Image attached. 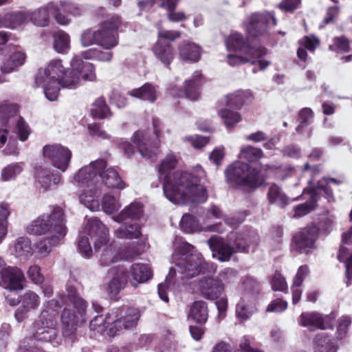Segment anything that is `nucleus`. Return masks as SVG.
<instances>
[{
	"mask_svg": "<svg viewBox=\"0 0 352 352\" xmlns=\"http://www.w3.org/2000/svg\"><path fill=\"white\" fill-rule=\"evenodd\" d=\"M122 18L113 14L100 22L97 27L87 28L80 35V43L83 47L97 45L100 47L89 48L74 56L71 60V68L66 69L60 59L51 60L43 68H40L35 77V82L41 87L45 97L50 101L58 98L60 87L76 89L82 81H94L96 79L95 67L86 60L109 62L113 58L111 51L118 45V30L122 25Z\"/></svg>",
	"mask_w": 352,
	"mask_h": 352,
	"instance_id": "obj_1",
	"label": "nucleus"
},
{
	"mask_svg": "<svg viewBox=\"0 0 352 352\" xmlns=\"http://www.w3.org/2000/svg\"><path fill=\"white\" fill-rule=\"evenodd\" d=\"M76 282H69L66 293L52 299L41 312L39 319L33 324L32 334L35 340L59 344L57 334L56 315L58 309L65 305L61 315L63 335L72 336L77 328L86 321L87 302L78 294Z\"/></svg>",
	"mask_w": 352,
	"mask_h": 352,
	"instance_id": "obj_2",
	"label": "nucleus"
},
{
	"mask_svg": "<svg viewBox=\"0 0 352 352\" xmlns=\"http://www.w3.org/2000/svg\"><path fill=\"white\" fill-rule=\"evenodd\" d=\"M194 247L188 243L182 245V254L177 259L175 268L170 269L164 283L158 285V294L164 302H168L167 290L169 289L172 276L177 273L180 278H192L199 274L207 276L199 280V288L203 296L209 300L217 299L224 292L223 283L216 278H210V275L215 273L217 265L212 263H207L200 254H193Z\"/></svg>",
	"mask_w": 352,
	"mask_h": 352,
	"instance_id": "obj_3",
	"label": "nucleus"
},
{
	"mask_svg": "<svg viewBox=\"0 0 352 352\" xmlns=\"http://www.w3.org/2000/svg\"><path fill=\"white\" fill-rule=\"evenodd\" d=\"M175 155L169 154L158 166L159 179L163 182L166 197L176 204H202L208 199L206 189L197 177L186 171L171 172L177 165Z\"/></svg>",
	"mask_w": 352,
	"mask_h": 352,
	"instance_id": "obj_4",
	"label": "nucleus"
},
{
	"mask_svg": "<svg viewBox=\"0 0 352 352\" xmlns=\"http://www.w3.org/2000/svg\"><path fill=\"white\" fill-rule=\"evenodd\" d=\"M0 145L3 146L8 143L3 152L5 155H17L19 151L16 135L12 131V125H15L18 136L22 142L27 140L29 137V126L24 119L17 114L16 107L6 103L0 104Z\"/></svg>",
	"mask_w": 352,
	"mask_h": 352,
	"instance_id": "obj_5",
	"label": "nucleus"
},
{
	"mask_svg": "<svg viewBox=\"0 0 352 352\" xmlns=\"http://www.w3.org/2000/svg\"><path fill=\"white\" fill-rule=\"evenodd\" d=\"M258 236L254 230H248L243 233H230L228 242L218 236H213L207 241L212 252V256L221 262L228 261L235 252H246L248 247L256 243Z\"/></svg>",
	"mask_w": 352,
	"mask_h": 352,
	"instance_id": "obj_6",
	"label": "nucleus"
},
{
	"mask_svg": "<svg viewBox=\"0 0 352 352\" xmlns=\"http://www.w3.org/2000/svg\"><path fill=\"white\" fill-rule=\"evenodd\" d=\"M109 241V231L106 225L97 218H91L87 219L79 234L78 248L83 257L89 258L92 255L91 242L97 252L107 245Z\"/></svg>",
	"mask_w": 352,
	"mask_h": 352,
	"instance_id": "obj_7",
	"label": "nucleus"
},
{
	"mask_svg": "<svg viewBox=\"0 0 352 352\" xmlns=\"http://www.w3.org/2000/svg\"><path fill=\"white\" fill-rule=\"evenodd\" d=\"M65 223L63 210L58 206H52L50 212L43 213L31 221L26 230L30 234L35 236L56 234V228H59L63 232H67Z\"/></svg>",
	"mask_w": 352,
	"mask_h": 352,
	"instance_id": "obj_8",
	"label": "nucleus"
},
{
	"mask_svg": "<svg viewBox=\"0 0 352 352\" xmlns=\"http://www.w3.org/2000/svg\"><path fill=\"white\" fill-rule=\"evenodd\" d=\"M225 175L228 182L249 188H256L262 186L265 180L258 169L241 161L232 163L226 169Z\"/></svg>",
	"mask_w": 352,
	"mask_h": 352,
	"instance_id": "obj_9",
	"label": "nucleus"
},
{
	"mask_svg": "<svg viewBox=\"0 0 352 352\" xmlns=\"http://www.w3.org/2000/svg\"><path fill=\"white\" fill-rule=\"evenodd\" d=\"M162 122L158 118L153 119V132L139 130L132 137V142L140 155L146 159L153 160L160 153L162 140Z\"/></svg>",
	"mask_w": 352,
	"mask_h": 352,
	"instance_id": "obj_10",
	"label": "nucleus"
},
{
	"mask_svg": "<svg viewBox=\"0 0 352 352\" xmlns=\"http://www.w3.org/2000/svg\"><path fill=\"white\" fill-rule=\"evenodd\" d=\"M140 317L139 310L134 307H129L125 311L119 308L112 309L107 315V322L113 324L109 327L108 336L113 337L122 328L127 329L135 327Z\"/></svg>",
	"mask_w": 352,
	"mask_h": 352,
	"instance_id": "obj_11",
	"label": "nucleus"
},
{
	"mask_svg": "<svg viewBox=\"0 0 352 352\" xmlns=\"http://www.w3.org/2000/svg\"><path fill=\"white\" fill-rule=\"evenodd\" d=\"M146 246V243H138V248L121 249L118 248L114 242L107 245L100 257V264L102 266H109V265L121 261L127 260L141 254L144 250L142 249Z\"/></svg>",
	"mask_w": 352,
	"mask_h": 352,
	"instance_id": "obj_12",
	"label": "nucleus"
},
{
	"mask_svg": "<svg viewBox=\"0 0 352 352\" xmlns=\"http://www.w3.org/2000/svg\"><path fill=\"white\" fill-rule=\"evenodd\" d=\"M106 167L107 162L104 160L100 159L91 162L79 169L74 176V181L79 185L87 187L102 186V173Z\"/></svg>",
	"mask_w": 352,
	"mask_h": 352,
	"instance_id": "obj_13",
	"label": "nucleus"
},
{
	"mask_svg": "<svg viewBox=\"0 0 352 352\" xmlns=\"http://www.w3.org/2000/svg\"><path fill=\"white\" fill-rule=\"evenodd\" d=\"M272 25H276V19L273 13H254L251 14L243 23L248 34L252 37L262 35L267 28Z\"/></svg>",
	"mask_w": 352,
	"mask_h": 352,
	"instance_id": "obj_14",
	"label": "nucleus"
},
{
	"mask_svg": "<svg viewBox=\"0 0 352 352\" xmlns=\"http://www.w3.org/2000/svg\"><path fill=\"white\" fill-rule=\"evenodd\" d=\"M43 154L53 166L63 173L69 167L72 152L67 147L60 144L46 145L43 148Z\"/></svg>",
	"mask_w": 352,
	"mask_h": 352,
	"instance_id": "obj_15",
	"label": "nucleus"
},
{
	"mask_svg": "<svg viewBox=\"0 0 352 352\" xmlns=\"http://www.w3.org/2000/svg\"><path fill=\"white\" fill-rule=\"evenodd\" d=\"M267 53V50L264 47L250 48L248 54L244 56H236L228 54V63L231 66H236L240 64L250 63L252 65L258 63L261 70L265 69L270 64V62L263 58V56Z\"/></svg>",
	"mask_w": 352,
	"mask_h": 352,
	"instance_id": "obj_16",
	"label": "nucleus"
},
{
	"mask_svg": "<svg viewBox=\"0 0 352 352\" xmlns=\"http://www.w3.org/2000/svg\"><path fill=\"white\" fill-rule=\"evenodd\" d=\"M333 317L330 315L322 316L318 312H303L299 317L300 325L310 329H327L333 327Z\"/></svg>",
	"mask_w": 352,
	"mask_h": 352,
	"instance_id": "obj_17",
	"label": "nucleus"
},
{
	"mask_svg": "<svg viewBox=\"0 0 352 352\" xmlns=\"http://www.w3.org/2000/svg\"><path fill=\"white\" fill-rule=\"evenodd\" d=\"M318 230L316 227H308L302 229L293 238L294 248L300 252H307L314 248L317 239Z\"/></svg>",
	"mask_w": 352,
	"mask_h": 352,
	"instance_id": "obj_18",
	"label": "nucleus"
},
{
	"mask_svg": "<svg viewBox=\"0 0 352 352\" xmlns=\"http://www.w3.org/2000/svg\"><path fill=\"white\" fill-rule=\"evenodd\" d=\"M1 285L10 291H20L23 288L25 276L22 270L16 267H6L2 272Z\"/></svg>",
	"mask_w": 352,
	"mask_h": 352,
	"instance_id": "obj_19",
	"label": "nucleus"
},
{
	"mask_svg": "<svg viewBox=\"0 0 352 352\" xmlns=\"http://www.w3.org/2000/svg\"><path fill=\"white\" fill-rule=\"evenodd\" d=\"M25 59V52L20 49L10 54L0 53V69L6 74H10L23 65Z\"/></svg>",
	"mask_w": 352,
	"mask_h": 352,
	"instance_id": "obj_20",
	"label": "nucleus"
},
{
	"mask_svg": "<svg viewBox=\"0 0 352 352\" xmlns=\"http://www.w3.org/2000/svg\"><path fill=\"white\" fill-rule=\"evenodd\" d=\"M109 273L113 276L108 283L107 292L111 298H116L124 287L128 280V275L122 266H118L109 270Z\"/></svg>",
	"mask_w": 352,
	"mask_h": 352,
	"instance_id": "obj_21",
	"label": "nucleus"
},
{
	"mask_svg": "<svg viewBox=\"0 0 352 352\" xmlns=\"http://www.w3.org/2000/svg\"><path fill=\"white\" fill-rule=\"evenodd\" d=\"M143 216V206L141 203L134 201L124 208L121 212L112 219L119 223H128L138 222Z\"/></svg>",
	"mask_w": 352,
	"mask_h": 352,
	"instance_id": "obj_22",
	"label": "nucleus"
},
{
	"mask_svg": "<svg viewBox=\"0 0 352 352\" xmlns=\"http://www.w3.org/2000/svg\"><path fill=\"white\" fill-rule=\"evenodd\" d=\"M55 232L56 234L47 235L36 243V248L41 255L47 256L54 247L58 246L63 242L67 232H63L59 228H56Z\"/></svg>",
	"mask_w": 352,
	"mask_h": 352,
	"instance_id": "obj_23",
	"label": "nucleus"
},
{
	"mask_svg": "<svg viewBox=\"0 0 352 352\" xmlns=\"http://www.w3.org/2000/svg\"><path fill=\"white\" fill-rule=\"evenodd\" d=\"M129 274L131 285L136 287L139 284L144 283L151 278L152 271L148 265L136 263L131 265Z\"/></svg>",
	"mask_w": 352,
	"mask_h": 352,
	"instance_id": "obj_24",
	"label": "nucleus"
},
{
	"mask_svg": "<svg viewBox=\"0 0 352 352\" xmlns=\"http://www.w3.org/2000/svg\"><path fill=\"white\" fill-rule=\"evenodd\" d=\"M101 186L97 185L88 187L89 188L88 190L82 192L79 195L80 202L91 211L94 212L100 210Z\"/></svg>",
	"mask_w": 352,
	"mask_h": 352,
	"instance_id": "obj_25",
	"label": "nucleus"
},
{
	"mask_svg": "<svg viewBox=\"0 0 352 352\" xmlns=\"http://www.w3.org/2000/svg\"><path fill=\"white\" fill-rule=\"evenodd\" d=\"M155 58L164 66L168 67L174 59L173 45L165 41L157 40L152 47Z\"/></svg>",
	"mask_w": 352,
	"mask_h": 352,
	"instance_id": "obj_26",
	"label": "nucleus"
},
{
	"mask_svg": "<svg viewBox=\"0 0 352 352\" xmlns=\"http://www.w3.org/2000/svg\"><path fill=\"white\" fill-rule=\"evenodd\" d=\"M28 10H16L5 14L3 25L12 30H21L29 23Z\"/></svg>",
	"mask_w": 352,
	"mask_h": 352,
	"instance_id": "obj_27",
	"label": "nucleus"
},
{
	"mask_svg": "<svg viewBox=\"0 0 352 352\" xmlns=\"http://www.w3.org/2000/svg\"><path fill=\"white\" fill-rule=\"evenodd\" d=\"M202 84L201 74L196 71L192 76L191 79L185 82L184 90L179 91L176 96L180 97L184 95L190 100H196L199 97V89Z\"/></svg>",
	"mask_w": 352,
	"mask_h": 352,
	"instance_id": "obj_28",
	"label": "nucleus"
},
{
	"mask_svg": "<svg viewBox=\"0 0 352 352\" xmlns=\"http://www.w3.org/2000/svg\"><path fill=\"white\" fill-rule=\"evenodd\" d=\"M115 237L120 239H139L142 236V225L138 222H129L113 231Z\"/></svg>",
	"mask_w": 352,
	"mask_h": 352,
	"instance_id": "obj_29",
	"label": "nucleus"
},
{
	"mask_svg": "<svg viewBox=\"0 0 352 352\" xmlns=\"http://www.w3.org/2000/svg\"><path fill=\"white\" fill-rule=\"evenodd\" d=\"M178 50L180 58L184 60L195 63L201 58V47L195 43L184 41L179 44Z\"/></svg>",
	"mask_w": 352,
	"mask_h": 352,
	"instance_id": "obj_30",
	"label": "nucleus"
},
{
	"mask_svg": "<svg viewBox=\"0 0 352 352\" xmlns=\"http://www.w3.org/2000/svg\"><path fill=\"white\" fill-rule=\"evenodd\" d=\"M35 176L38 183L44 190H47L52 184L57 185L61 183L60 173H51L49 170L41 166L35 169Z\"/></svg>",
	"mask_w": 352,
	"mask_h": 352,
	"instance_id": "obj_31",
	"label": "nucleus"
},
{
	"mask_svg": "<svg viewBox=\"0 0 352 352\" xmlns=\"http://www.w3.org/2000/svg\"><path fill=\"white\" fill-rule=\"evenodd\" d=\"M226 45L228 50L239 51L243 54H248L250 48L263 47L260 45L247 43L242 34L238 32L231 34L226 39Z\"/></svg>",
	"mask_w": 352,
	"mask_h": 352,
	"instance_id": "obj_32",
	"label": "nucleus"
},
{
	"mask_svg": "<svg viewBox=\"0 0 352 352\" xmlns=\"http://www.w3.org/2000/svg\"><path fill=\"white\" fill-rule=\"evenodd\" d=\"M101 183L111 189L122 190L126 187L125 183L118 173L112 167L106 168L102 173Z\"/></svg>",
	"mask_w": 352,
	"mask_h": 352,
	"instance_id": "obj_33",
	"label": "nucleus"
},
{
	"mask_svg": "<svg viewBox=\"0 0 352 352\" xmlns=\"http://www.w3.org/2000/svg\"><path fill=\"white\" fill-rule=\"evenodd\" d=\"M256 311L255 303L246 296L242 297L236 305V315L241 320L249 319Z\"/></svg>",
	"mask_w": 352,
	"mask_h": 352,
	"instance_id": "obj_34",
	"label": "nucleus"
},
{
	"mask_svg": "<svg viewBox=\"0 0 352 352\" xmlns=\"http://www.w3.org/2000/svg\"><path fill=\"white\" fill-rule=\"evenodd\" d=\"M309 272V270L307 265H302L298 268L291 288L292 293V302L294 305L298 303L300 300L302 294L301 285Z\"/></svg>",
	"mask_w": 352,
	"mask_h": 352,
	"instance_id": "obj_35",
	"label": "nucleus"
},
{
	"mask_svg": "<svg viewBox=\"0 0 352 352\" xmlns=\"http://www.w3.org/2000/svg\"><path fill=\"white\" fill-rule=\"evenodd\" d=\"M267 198L270 204L283 208L289 203V199L276 184H271L268 188Z\"/></svg>",
	"mask_w": 352,
	"mask_h": 352,
	"instance_id": "obj_36",
	"label": "nucleus"
},
{
	"mask_svg": "<svg viewBox=\"0 0 352 352\" xmlns=\"http://www.w3.org/2000/svg\"><path fill=\"white\" fill-rule=\"evenodd\" d=\"M129 94L150 102H153L157 99V90L153 85L149 83H146L138 89L129 91Z\"/></svg>",
	"mask_w": 352,
	"mask_h": 352,
	"instance_id": "obj_37",
	"label": "nucleus"
},
{
	"mask_svg": "<svg viewBox=\"0 0 352 352\" xmlns=\"http://www.w3.org/2000/svg\"><path fill=\"white\" fill-rule=\"evenodd\" d=\"M253 99V95L248 91L239 90L226 96L228 106L241 108L245 102Z\"/></svg>",
	"mask_w": 352,
	"mask_h": 352,
	"instance_id": "obj_38",
	"label": "nucleus"
},
{
	"mask_svg": "<svg viewBox=\"0 0 352 352\" xmlns=\"http://www.w3.org/2000/svg\"><path fill=\"white\" fill-rule=\"evenodd\" d=\"M28 14L29 22L32 24L39 27L48 25L50 17L48 6L40 7L33 11L28 10Z\"/></svg>",
	"mask_w": 352,
	"mask_h": 352,
	"instance_id": "obj_39",
	"label": "nucleus"
},
{
	"mask_svg": "<svg viewBox=\"0 0 352 352\" xmlns=\"http://www.w3.org/2000/svg\"><path fill=\"white\" fill-rule=\"evenodd\" d=\"M208 307L204 301L195 302L190 310L188 318L197 323H205L208 319Z\"/></svg>",
	"mask_w": 352,
	"mask_h": 352,
	"instance_id": "obj_40",
	"label": "nucleus"
},
{
	"mask_svg": "<svg viewBox=\"0 0 352 352\" xmlns=\"http://www.w3.org/2000/svg\"><path fill=\"white\" fill-rule=\"evenodd\" d=\"M299 47L297 51L298 57L302 60L307 59V54L306 50L313 52L319 45V40L314 36H307L299 41Z\"/></svg>",
	"mask_w": 352,
	"mask_h": 352,
	"instance_id": "obj_41",
	"label": "nucleus"
},
{
	"mask_svg": "<svg viewBox=\"0 0 352 352\" xmlns=\"http://www.w3.org/2000/svg\"><path fill=\"white\" fill-rule=\"evenodd\" d=\"M14 250L16 257L29 258L33 252L31 241L28 237H19L14 243Z\"/></svg>",
	"mask_w": 352,
	"mask_h": 352,
	"instance_id": "obj_42",
	"label": "nucleus"
},
{
	"mask_svg": "<svg viewBox=\"0 0 352 352\" xmlns=\"http://www.w3.org/2000/svg\"><path fill=\"white\" fill-rule=\"evenodd\" d=\"M54 48L58 53H67L70 49V36L64 31L60 30L54 34Z\"/></svg>",
	"mask_w": 352,
	"mask_h": 352,
	"instance_id": "obj_43",
	"label": "nucleus"
},
{
	"mask_svg": "<svg viewBox=\"0 0 352 352\" xmlns=\"http://www.w3.org/2000/svg\"><path fill=\"white\" fill-rule=\"evenodd\" d=\"M310 197L312 198L316 204L317 195H322L329 202L334 201L333 190L327 185V180L325 178L320 180L315 188L310 191Z\"/></svg>",
	"mask_w": 352,
	"mask_h": 352,
	"instance_id": "obj_44",
	"label": "nucleus"
},
{
	"mask_svg": "<svg viewBox=\"0 0 352 352\" xmlns=\"http://www.w3.org/2000/svg\"><path fill=\"white\" fill-rule=\"evenodd\" d=\"M219 116L223 121L228 129L234 128L242 120L241 114L234 111L224 108L218 111Z\"/></svg>",
	"mask_w": 352,
	"mask_h": 352,
	"instance_id": "obj_45",
	"label": "nucleus"
},
{
	"mask_svg": "<svg viewBox=\"0 0 352 352\" xmlns=\"http://www.w3.org/2000/svg\"><path fill=\"white\" fill-rule=\"evenodd\" d=\"M91 114L95 118L104 119L110 117L111 113L102 97L97 98L92 104Z\"/></svg>",
	"mask_w": 352,
	"mask_h": 352,
	"instance_id": "obj_46",
	"label": "nucleus"
},
{
	"mask_svg": "<svg viewBox=\"0 0 352 352\" xmlns=\"http://www.w3.org/2000/svg\"><path fill=\"white\" fill-rule=\"evenodd\" d=\"M263 157V152L261 148L250 145L241 147L239 153V158L249 162H257Z\"/></svg>",
	"mask_w": 352,
	"mask_h": 352,
	"instance_id": "obj_47",
	"label": "nucleus"
},
{
	"mask_svg": "<svg viewBox=\"0 0 352 352\" xmlns=\"http://www.w3.org/2000/svg\"><path fill=\"white\" fill-rule=\"evenodd\" d=\"M181 229L186 233H192L201 230L198 221L190 214H184L179 223Z\"/></svg>",
	"mask_w": 352,
	"mask_h": 352,
	"instance_id": "obj_48",
	"label": "nucleus"
},
{
	"mask_svg": "<svg viewBox=\"0 0 352 352\" xmlns=\"http://www.w3.org/2000/svg\"><path fill=\"white\" fill-rule=\"evenodd\" d=\"M121 207L120 201L115 197L106 194L100 201V208L107 214H113Z\"/></svg>",
	"mask_w": 352,
	"mask_h": 352,
	"instance_id": "obj_49",
	"label": "nucleus"
},
{
	"mask_svg": "<svg viewBox=\"0 0 352 352\" xmlns=\"http://www.w3.org/2000/svg\"><path fill=\"white\" fill-rule=\"evenodd\" d=\"M23 170L21 163H12L4 167L1 170V177L3 181L14 180Z\"/></svg>",
	"mask_w": 352,
	"mask_h": 352,
	"instance_id": "obj_50",
	"label": "nucleus"
},
{
	"mask_svg": "<svg viewBox=\"0 0 352 352\" xmlns=\"http://www.w3.org/2000/svg\"><path fill=\"white\" fill-rule=\"evenodd\" d=\"M89 326L92 331H96L100 333L107 332L108 335L109 327H113V324L107 322V316L105 318H103L102 316H96L91 320Z\"/></svg>",
	"mask_w": 352,
	"mask_h": 352,
	"instance_id": "obj_51",
	"label": "nucleus"
},
{
	"mask_svg": "<svg viewBox=\"0 0 352 352\" xmlns=\"http://www.w3.org/2000/svg\"><path fill=\"white\" fill-rule=\"evenodd\" d=\"M10 214L8 205L1 204L0 205V243L5 239L8 233L7 218Z\"/></svg>",
	"mask_w": 352,
	"mask_h": 352,
	"instance_id": "obj_52",
	"label": "nucleus"
},
{
	"mask_svg": "<svg viewBox=\"0 0 352 352\" xmlns=\"http://www.w3.org/2000/svg\"><path fill=\"white\" fill-rule=\"evenodd\" d=\"M314 343L320 347V352H336V348L330 344V338L323 333L317 334L314 338Z\"/></svg>",
	"mask_w": 352,
	"mask_h": 352,
	"instance_id": "obj_53",
	"label": "nucleus"
},
{
	"mask_svg": "<svg viewBox=\"0 0 352 352\" xmlns=\"http://www.w3.org/2000/svg\"><path fill=\"white\" fill-rule=\"evenodd\" d=\"M217 280L225 285L234 283L237 280L236 271L231 268H225L221 270L216 277Z\"/></svg>",
	"mask_w": 352,
	"mask_h": 352,
	"instance_id": "obj_54",
	"label": "nucleus"
},
{
	"mask_svg": "<svg viewBox=\"0 0 352 352\" xmlns=\"http://www.w3.org/2000/svg\"><path fill=\"white\" fill-rule=\"evenodd\" d=\"M351 322V318L349 316H343L338 319L336 331L337 339L342 340L346 337Z\"/></svg>",
	"mask_w": 352,
	"mask_h": 352,
	"instance_id": "obj_55",
	"label": "nucleus"
},
{
	"mask_svg": "<svg viewBox=\"0 0 352 352\" xmlns=\"http://www.w3.org/2000/svg\"><path fill=\"white\" fill-rule=\"evenodd\" d=\"M22 304L30 309H36L40 304L39 296L35 292L29 291L23 296Z\"/></svg>",
	"mask_w": 352,
	"mask_h": 352,
	"instance_id": "obj_56",
	"label": "nucleus"
},
{
	"mask_svg": "<svg viewBox=\"0 0 352 352\" xmlns=\"http://www.w3.org/2000/svg\"><path fill=\"white\" fill-rule=\"evenodd\" d=\"M314 113L309 108H303L299 112L300 124L296 127V131H300L304 127L311 123L313 119Z\"/></svg>",
	"mask_w": 352,
	"mask_h": 352,
	"instance_id": "obj_57",
	"label": "nucleus"
},
{
	"mask_svg": "<svg viewBox=\"0 0 352 352\" xmlns=\"http://www.w3.org/2000/svg\"><path fill=\"white\" fill-rule=\"evenodd\" d=\"M316 206L315 201L310 197L309 201L295 207L294 217H301L313 210Z\"/></svg>",
	"mask_w": 352,
	"mask_h": 352,
	"instance_id": "obj_58",
	"label": "nucleus"
},
{
	"mask_svg": "<svg viewBox=\"0 0 352 352\" xmlns=\"http://www.w3.org/2000/svg\"><path fill=\"white\" fill-rule=\"evenodd\" d=\"M271 285L275 291L285 292L287 289L285 278L278 271L274 272L271 280Z\"/></svg>",
	"mask_w": 352,
	"mask_h": 352,
	"instance_id": "obj_59",
	"label": "nucleus"
},
{
	"mask_svg": "<svg viewBox=\"0 0 352 352\" xmlns=\"http://www.w3.org/2000/svg\"><path fill=\"white\" fill-rule=\"evenodd\" d=\"M184 142H189L193 147L201 148L208 143V138L200 135L186 136L183 138Z\"/></svg>",
	"mask_w": 352,
	"mask_h": 352,
	"instance_id": "obj_60",
	"label": "nucleus"
},
{
	"mask_svg": "<svg viewBox=\"0 0 352 352\" xmlns=\"http://www.w3.org/2000/svg\"><path fill=\"white\" fill-rule=\"evenodd\" d=\"M28 276L32 282L37 285L42 283L44 280V276L41 273V269L39 266L36 265H32L29 267Z\"/></svg>",
	"mask_w": 352,
	"mask_h": 352,
	"instance_id": "obj_61",
	"label": "nucleus"
},
{
	"mask_svg": "<svg viewBox=\"0 0 352 352\" xmlns=\"http://www.w3.org/2000/svg\"><path fill=\"white\" fill-rule=\"evenodd\" d=\"M301 3V0H282L277 7L285 12H292L298 9Z\"/></svg>",
	"mask_w": 352,
	"mask_h": 352,
	"instance_id": "obj_62",
	"label": "nucleus"
},
{
	"mask_svg": "<svg viewBox=\"0 0 352 352\" xmlns=\"http://www.w3.org/2000/svg\"><path fill=\"white\" fill-rule=\"evenodd\" d=\"M158 40H167L173 42L181 36V32L177 30H160L157 34Z\"/></svg>",
	"mask_w": 352,
	"mask_h": 352,
	"instance_id": "obj_63",
	"label": "nucleus"
},
{
	"mask_svg": "<svg viewBox=\"0 0 352 352\" xmlns=\"http://www.w3.org/2000/svg\"><path fill=\"white\" fill-rule=\"evenodd\" d=\"M61 7L69 14L76 16L82 14V8L76 3L72 1H61Z\"/></svg>",
	"mask_w": 352,
	"mask_h": 352,
	"instance_id": "obj_64",
	"label": "nucleus"
}]
</instances>
